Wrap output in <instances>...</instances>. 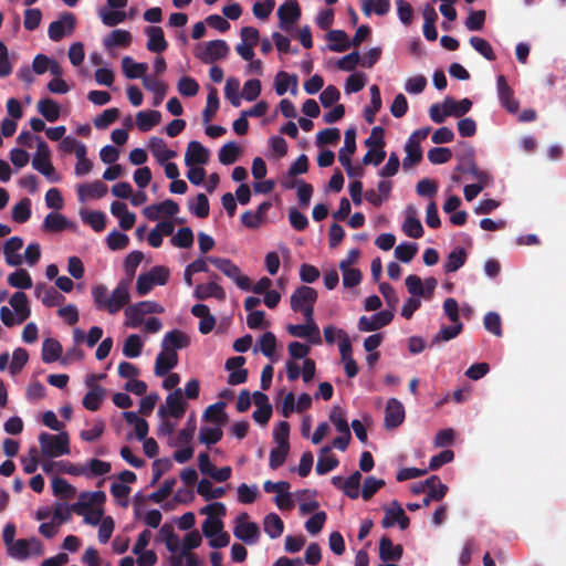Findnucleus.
<instances>
[{"label":"nucleus","instance_id":"27","mask_svg":"<svg viewBox=\"0 0 566 566\" xmlns=\"http://www.w3.org/2000/svg\"><path fill=\"white\" fill-rule=\"evenodd\" d=\"M408 216L402 223V231L406 235L419 239L423 235V227L418 218H416V209L413 206L407 207Z\"/></svg>","mask_w":566,"mask_h":566},{"label":"nucleus","instance_id":"40","mask_svg":"<svg viewBox=\"0 0 566 566\" xmlns=\"http://www.w3.org/2000/svg\"><path fill=\"white\" fill-rule=\"evenodd\" d=\"M38 111L39 113L48 120V122H56L60 117V105L51 99L43 98L38 102Z\"/></svg>","mask_w":566,"mask_h":566},{"label":"nucleus","instance_id":"30","mask_svg":"<svg viewBox=\"0 0 566 566\" xmlns=\"http://www.w3.org/2000/svg\"><path fill=\"white\" fill-rule=\"evenodd\" d=\"M106 193L107 186L99 180H96L92 184L80 185L77 188V195L82 201L85 199H99L103 198Z\"/></svg>","mask_w":566,"mask_h":566},{"label":"nucleus","instance_id":"29","mask_svg":"<svg viewBox=\"0 0 566 566\" xmlns=\"http://www.w3.org/2000/svg\"><path fill=\"white\" fill-rule=\"evenodd\" d=\"M190 344V338L184 332L179 329H172L168 332L163 339V349H182L188 347Z\"/></svg>","mask_w":566,"mask_h":566},{"label":"nucleus","instance_id":"24","mask_svg":"<svg viewBox=\"0 0 566 566\" xmlns=\"http://www.w3.org/2000/svg\"><path fill=\"white\" fill-rule=\"evenodd\" d=\"M209 158L208 149L201 143L192 140L188 144L185 155V164L192 166L193 164H206Z\"/></svg>","mask_w":566,"mask_h":566},{"label":"nucleus","instance_id":"53","mask_svg":"<svg viewBox=\"0 0 566 566\" xmlns=\"http://www.w3.org/2000/svg\"><path fill=\"white\" fill-rule=\"evenodd\" d=\"M31 217V200L29 198L21 199L12 208V219L18 223L27 222Z\"/></svg>","mask_w":566,"mask_h":566},{"label":"nucleus","instance_id":"35","mask_svg":"<svg viewBox=\"0 0 566 566\" xmlns=\"http://www.w3.org/2000/svg\"><path fill=\"white\" fill-rule=\"evenodd\" d=\"M123 72L127 78H144L148 70L146 63H137L130 56H125L122 60Z\"/></svg>","mask_w":566,"mask_h":566},{"label":"nucleus","instance_id":"17","mask_svg":"<svg viewBox=\"0 0 566 566\" xmlns=\"http://www.w3.org/2000/svg\"><path fill=\"white\" fill-rule=\"evenodd\" d=\"M178 364V355L174 349L161 350L155 361L154 373L157 377H164Z\"/></svg>","mask_w":566,"mask_h":566},{"label":"nucleus","instance_id":"3","mask_svg":"<svg viewBox=\"0 0 566 566\" xmlns=\"http://www.w3.org/2000/svg\"><path fill=\"white\" fill-rule=\"evenodd\" d=\"M39 443L42 454L48 458H56L70 453V438L65 431L59 434L41 432L39 434Z\"/></svg>","mask_w":566,"mask_h":566},{"label":"nucleus","instance_id":"14","mask_svg":"<svg viewBox=\"0 0 566 566\" xmlns=\"http://www.w3.org/2000/svg\"><path fill=\"white\" fill-rule=\"evenodd\" d=\"M86 385L91 388L83 397V406L90 411H96L99 409L104 398L105 389L95 384V375L87 376Z\"/></svg>","mask_w":566,"mask_h":566},{"label":"nucleus","instance_id":"5","mask_svg":"<svg viewBox=\"0 0 566 566\" xmlns=\"http://www.w3.org/2000/svg\"><path fill=\"white\" fill-rule=\"evenodd\" d=\"M201 514L208 517L203 521L201 530L206 537L212 538L223 530V522L220 517L227 514V507L221 502H213L200 510Z\"/></svg>","mask_w":566,"mask_h":566},{"label":"nucleus","instance_id":"2","mask_svg":"<svg viewBox=\"0 0 566 566\" xmlns=\"http://www.w3.org/2000/svg\"><path fill=\"white\" fill-rule=\"evenodd\" d=\"M317 297L315 289L306 285L298 286L291 295V308L296 313H302L304 321H312Z\"/></svg>","mask_w":566,"mask_h":566},{"label":"nucleus","instance_id":"59","mask_svg":"<svg viewBox=\"0 0 566 566\" xmlns=\"http://www.w3.org/2000/svg\"><path fill=\"white\" fill-rule=\"evenodd\" d=\"M223 432L218 426L216 428L202 427L199 432V441L207 446L218 443L222 439Z\"/></svg>","mask_w":566,"mask_h":566},{"label":"nucleus","instance_id":"1","mask_svg":"<svg viewBox=\"0 0 566 566\" xmlns=\"http://www.w3.org/2000/svg\"><path fill=\"white\" fill-rule=\"evenodd\" d=\"M91 293L95 308L106 311L113 315L124 308L130 301L129 281L120 280L111 295L104 284L92 286Z\"/></svg>","mask_w":566,"mask_h":566},{"label":"nucleus","instance_id":"50","mask_svg":"<svg viewBox=\"0 0 566 566\" xmlns=\"http://www.w3.org/2000/svg\"><path fill=\"white\" fill-rule=\"evenodd\" d=\"M143 340L137 334L129 335L124 343L123 354L128 358H136L142 354Z\"/></svg>","mask_w":566,"mask_h":566},{"label":"nucleus","instance_id":"21","mask_svg":"<svg viewBox=\"0 0 566 566\" xmlns=\"http://www.w3.org/2000/svg\"><path fill=\"white\" fill-rule=\"evenodd\" d=\"M401 545H394L388 536H382L379 542V557L382 562H398L402 557Z\"/></svg>","mask_w":566,"mask_h":566},{"label":"nucleus","instance_id":"10","mask_svg":"<svg viewBox=\"0 0 566 566\" xmlns=\"http://www.w3.org/2000/svg\"><path fill=\"white\" fill-rule=\"evenodd\" d=\"M248 513L243 512L237 517V525L233 534L248 545L255 544L260 536L259 525L254 522H248Z\"/></svg>","mask_w":566,"mask_h":566},{"label":"nucleus","instance_id":"20","mask_svg":"<svg viewBox=\"0 0 566 566\" xmlns=\"http://www.w3.org/2000/svg\"><path fill=\"white\" fill-rule=\"evenodd\" d=\"M145 33L148 36L147 50L154 53H161L168 48L164 31L160 27H147Z\"/></svg>","mask_w":566,"mask_h":566},{"label":"nucleus","instance_id":"51","mask_svg":"<svg viewBox=\"0 0 566 566\" xmlns=\"http://www.w3.org/2000/svg\"><path fill=\"white\" fill-rule=\"evenodd\" d=\"M159 536L165 542L169 552L176 553L179 549V538L170 524H164L159 531Z\"/></svg>","mask_w":566,"mask_h":566},{"label":"nucleus","instance_id":"45","mask_svg":"<svg viewBox=\"0 0 566 566\" xmlns=\"http://www.w3.org/2000/svg\"><path fill=\"white\" fill-rule=\"evenodd\" d=\"M219 109V96L218 91L216 87H211L209 90L208 96H207V105L205 109L202 111V122L203 124H208L212 120L216 113Z\"/></svg>","mask_w":566,"mask_h":566},{"label":"nucleus","instance_id":"48","mask_svg":"<svg viewBox=\"0 0 566 566\" xmlns=\"http://www.w3.org/2000/svg\"><path fill=\"white\" fill-rule=\"evenodd\" d=\"M67 224L69 221L63 214L51 212L43 221V229L49 232H60L66 229Z\"/></svg>","mask_w":566,"mask_h":566},{"label":"nucleus","instance_id":"12","mask_svg":"<svg viewBox=\"0 0 566 566\" xmlns=\"http://www.w3.org/2000/svg\"><path fill=\"white\" fill-rule=\"evenodd\" d=\"M496 87L501 105L511 114L517 113L520 103L514 97V92L507 84L504 75L501 74L496 77Z\"/></svg>","mask_w":566,"mask_h":566},{"label":"nucleus","instance_id":"18","mask_svg":"<svg viewBox=\"0 0 566 566\" xmlns=\"http://www.w3.org/2000/svg\"><path fill=\"white\" fill-rule=\"evenodd\" d=\"M280 25L283 29L291 27L301 17V8L297 1L291 0L281 4L277 9Z\"/></svg>","mask_w":566,"mask_h":566},{"label":"nucleus","instance_id":"44","mask_svg":"<svg viewBox=\"0 0 566 566\" xmlns=\"http://www.w3.org/2000/svg\"><path fill=\"white\" fill-rule=\"evenodd\" d=\"M356 151V128L350 127L345 132L344 146L338 151V161L343 158L352 160V155Z\"/></svg>","mask_w":566,"mask_h":566},{"label":"nucleus","instance_id":"64","mask_svg":"<svg viewBox=\"0 0 566 566\" xmlns=\"http://www.w3.org/2000/svg\"><path fill=\"white\" fill-rule=\"evenodd\" d=\"M177 88L180 95L192 97L199 92V84L190 76H182L178 81Z\"/></svg>","mask_w":566,"mask_h":566},{"label":"nucleus","instance_id":"8","mask_svg":"<svg viewBox=\"0 0 566 566\" xmlns=\"http://www.w3.org/2000/svg\"><path fill=\"white\" fill-rule=\"evenodd\" d=\"M8 554L17 559H27L31 554L40 556L43 554V545L36 537L29 539L20 538L8 547Z\"/></svg>","mask_w":566,"mask_h":566},{"label":"nucleus","instance_id":"52","mask_svg":"<svg viewBox=\"0 0 566 566\" xmlns=\"http://www.w3.org/2000/svg\"><path fill=\"white\" fill-rule=\"evenodd\" d=\"M52 491L54 495L62 499H72L76 494V489L62 478H54L52 480Z\"/></svg>","mask_w":566,"mask_h":566},{"label":"nucleus","instance_id":"57","mask_svg":"<svg viewBox=\"0 0 566 566\" xmlns=\"http://www.w3.org/2000/svg\"><path fill=\"white\" fill-rule=\"evenodd\" d=\"M470 44L473 49L479 52L484 59L488 61H495L496 54L494 53L491 44L483 38L472 36L470 39Z\"/></svg>","mask_w":566,"mask_h":566},{"label":"nucleus","instance_id":"38","mask_svg":"<svg viewBox=\"0 0 566 566\" xmlns=\"http://www.w3.org/2000/svg\"><path fill=\"white\" fill-rule=\"evenodd\" d=\"M83 470L85 472L83 473V476L93 479L109 473L112 465L106 461L91 459L86 464H83Z\"/></svg>","mask_w":566,"mask_h":566},{"label":"nucleus","instance_id":"55","mask_svg":"<svg viewBox=\"0 0 566 566\" xmlns=\"http://www.w3.org/2000/svg\"><path fill=\"white\" fill-rule=\"evenodd\" d=\"M385 484V480L382 479L367 476L363 484L361 497L365 501H369Z\"/></svg>","mask_w":566,"mask_h":566},{"label":"nucleus","instance_id":"4","mask_svg":"<svg viewBox=\"0 0 566 566\" xmlns=\"http://www.w3.org/2000/svg\"><path fill=\"white\" fill-rule=\"evenodd\" d=\"M164 311V307L154 301H140L125 308L126 321L124 325L126 327L137 328L144 323L145 315L161 314Z\"/></svg>","mask_w":566,"mask_h":566},{"label":"nucleus","instance_id":"26","mask_svg":"<svg viewBox=\"0 0 566 566\" xmlns=\"http://www.w3.org/2000/svg\"><path fill=\"white\" fill-rule=\"evenodd\" d=\"M35 295L40 298L43 305L48 307L59 306L64 302V296L59 293L52 286H45L43 284H38L35 286Z\"/></svg>","mask_w":566,"mask_h":566},{"label":"nucleus","instance_id":"7","mask_svg":"<svg viewBox=\"0 0 566 566\" xmlns=\"http://www.w3.org/2000/svg\"><path fill=\"white\" fill-rule=\"evenodd\" d=\"M36 153L32 159V166L35 170L45 176L49 180L55 181L52 176L55 172V169L51 163V150L49 145L40 137H36Z\"/></svg>","mask_w":566,"mask_h":566},{"label":"nucleus","instance_id":"22","mask_svg":"<svg viewBox=\"0 0 566 566\" xmlns=\"http://www.w3.org/2000/svg\"><path fill=\"white\" fill-rule=\"evenodd\" d=\"M149 150L151 154L156 157L157 161L159 164H165L171 158H175L177 156V153L175 150H171L167 147L166 142L157 136H153L149 139Z\"/></svg>","mask_w":566,"mask_h":566},{"label":"nucleus","instance_id":"42","mask_svg":"<svg viewBox=\"0 0 566 566\" xmlns=\"http://www.w3.org/2000/svg\"><path fill=\"white\" fill-rule=\"evenodd\" d=\"M264 532L271 538H277L284 531V524L281 517L275 513H270L264 517L263 521Z\"/></svg>","mask_w":566,"mask_h":566},{"label":"nucleus","instance_id":"23","mask_svg":"<svg viewBox=\"0 0 566 566\" xmlns=\"http://www.w3.org/2000/svg\"><path fill=\"white\" fill-rule=\"evenodd\" d=\"M132 40L133 39L129 31L116 29L104 38L103 45L108 51L114 48H128L132 43Z\"/></svg>","mask_w":566,"mask_h":566},{"label":"nucleus","instance_id":"43","mask_svg":"<svg viewBox=\"0 0 566 566\" xmlns=\"http://www.w3.org/2000/svg\"><path fill=\"white\" fill-rule=\"evenodd\" d=\"M405 150L407 154L402 163L405 169H408L422 160V150L418 140H408Z\"/></svg>","mask_w":566,"mask_h":566},{"label":"nucleus","instance_id":"31","mask_svg":"<svg viewBox=\"0 0 566 566\" xmlns=\"http://www.w3.org/2000/svg\"><path fill=\"white\" fill-rule=\"evenodd\" d=\"M297 83H298L297 75H295V74L291 75L287 72L280 71L276 74L275 81H274L275 93L279 96H282L287 92L289 86L292 85L291 93L293 95H295L296 91H297Z\"/></svg>","mask_w":566,"mask_h":566},{"label":"nucleus","instance_id":"39","mask_svg":"<svg viewBox=\"0 0 566 566\" xmlns=\"http://www.w3.org/2000/svg\"><path fill=\"white\" fill-rule=\"evenodd\" d=\"M467 258L468 254L463 248L454 249L447 256V261L443 265L444 272L452 273L458 271L460 268L464 265Z\"/></svg>","mask_w":566,"mask_h":566},{"label":"nucleus","instance_id":"15","mask_svg":"<svg viewBox=\"0 0 566 566\" xmlns=\"http://www.w3.org/2000/svg\"><path fill=\"white\" fill-rule=\"evenodd\" d=\"M286 331L291 336H294V337H300V338L308 337L311 339V342L315 345H319L322 343V338L319 335V328L314 321V315L312 316V321H305V324L287 325Z\"/></svg>","mask_w":566,"mask_h":566},{"label":"nucleus","instance_id":"33","mask_svg":"<svg viewBox=\"0 0 566 566\" xmlns=\"http://www.w3.org/2000/svg\"><path fill=\"white\" fill-rule=\"evenodd\" d=\"M166 406L169 416L174 418H181L186 411V405L182 400L181 389L177 388L166 397Z\"/></svg>","mask_w":566,"mask_h":566},{"label":"nucleus","instance_id":"16","mask_svg":"<svg viewBox=\"0 0 566 566\" xmlns=\"http://www.w3.org/2000/svg\"><path fill=\"white\" fill-rule=\"evenodd\" d=\"M405 420V407L396 398L388 399L385 409V427L387 429L398 428Z\"/></svg>","mask_w":566,"mask_h":566},{"label":"nucleus","instance_id":"63","mask_svg":"<svg viewBox=\"0 0 566 566\" xmlns=\"http://www.w3.org/2000/svg\"><path fill=\"white\" fill-rule=\"evenodd\" d=\"M417 252L418 247L416 243L406 242L396 247L395 256L403 263H409L415 258Z\"/></svg>","mask_w":566,"mask_h":566},{"label":"nucleus","instance_id":"28","mask_svg":"<svg viewBox=\"0 0 566 566\" xmlns=\"http://www.w3.org/2000/svg\"><path fill=\"white\" fill-rule=\"evenodd\" d=\"M338 464V459L332 454V447L325 446L321 449V454L318 457L315 470L317 474L324 475L337 468Z\"/></svg>","mask_w":566,"mask_h":566},{"label":"nucleus","instance_id":"37","mask_svg":"<svg viewBox=\"0 0 566 566\" xmlns=\"http://www.w3.org/2000/svg\"><path fill=\"white\" fill-rule=\"evenodd\" d=\"M326 38L331 42L328 49L333 52H345L350 46L348 35L343 30H329Z\"/></svg>","mask_w":566,"mask_h":566},{"label":"nucleus","instance_id":"34","mask_svg":"<svg viewBox=\"0 0 566 566\" xmlns=\"http://www.w3.org/2000/svg\"><path fill=\"white\" fill-rule=\"evenodd\" d=\"M161 114L158 111H140L136 114V125L140 132H148L159 124Z\"/></svg>","mask_w":566,"mask_h":566},{"label":"nucleus","instance_id":"61","mask_svg":"<svg viewBox=\"0 0 566 566\" xmlns=\"http://www.w3.org/2000/svg\"><path fill=\"white\" fill-rule=\"evenodd\" d=\"M171 243L175 247L188 249L193 244V232L189 227L180 228L172 237Z\"/></svg>","mask_w":566,"mask_h":566},{"label":"nucleus","instance_id":"41","mask_svg":"<svg viewBox=\"0 0 566 566\" xmlns=\"http://www.w3.org/2000/svg\"><path fill=\"white\" fill-rule=\"evenodd\" d=\"M197 492L206 501L220 499L226 494V490L223 488H213L212 482L208 479H202L199 481L197 485Z\"/></svg>","mask_w":566,"mask_h":566},{"label":"nucleus","instance_id":"25","mask_svg":"<svg viewBox=\"0 0 566 566\" xmlns=\"http://www.w3.org/2000/svg\"><path fill=\"white\" fill-rule=\"evenodd\" d=\"M195 297L197 300H207L209 297H214L219 301L226 300V291L221 285L211 281L207 284H198L195 289Z\"/></svg>","mask_w":566,"mask_h":566},{"label":"nucleus","instance_id":"62","mask_svg":"<svg viewBox=\"0 0 566 566\" xmlns=\"http://www.w3.org/2000/svg\"><path fill=\"white\" fill-rule=\"evenodd\" d=\"M82 217L83 221L96 232H102L106 228V214L102 211H90Z\"/></svg>","mask_w":566,"mask_h":566},{"label":"nucleus","instance_id":"56","mask_svg":"<svg viewBox=\"0 0 566 566\" xmlns=\"http://www.w3.org/2000/svg\"><path fill=\"white\" fill-rule=\"evenodd\" d=\"M462 323H454L453 326H442L439 333L433 336L432 345L455 338L462 332Z\"/></svg>","mask_w":566,"mask_h":566},{"label":"nucleus","instance_id":"6","mask_svg":"<svg viewBox=\"0 0 566 566\" xmlns=\"http://www.w3.org/2000/svg\"><path fill=\"white\" fill-rule=\"evenodd\" d=\"M208 261L220 270L226 276L231 279L239 289L250 291L251 280L241 273L240 268L230 259L210 256Z\"/></svg>","mask_w":566,"mask_h":566},{"label":"nucleus","instance_id":"60","mask_svg":"<svg viewBox=\"0 0 566 566\" xmlns=\"http://www.w3.org/2000/svg\"><path fill=\"white\" fill-rule=\"evenodd\" d=\"M290 446H280L273 448L270 452L269 465L272 470L282 467L287 458Z\"/></svg>","mask_w":566,"mask_h":566},{"label":"nucleus","instance_id":"13","mask_svg":"<svg viewBox=\"0 0 566 566\" xmlns=\"http://www.w3.org/2000/svg\"><path fill=\"white\" fill-rule=\"evenodd\" d=\"M392 318V311H380L370 317L360 316L357 326L360 332H374L390 324Z\"/></svg>","mask_w":566,"mask_h":566},{"label":"nucleus","instance_id":"46","mask_svg":"<svg viewBox=\"0 0 566 566\" xmlns=\"http://www.w3.org/2000/svg\"><path fill=\"white\" fill-rule=\"evenodd\" d=\"M8 283L10 286L21 290H28L32 287L31 275L24 269H19L9 274Z\"/></svg>","mask_w":566,"mask_h":566},{"label":"nucleus","instance_id":"58","mask_svg":"<svg viewBox=\"0 0 566 566\" xmlns=\"http://www.w3.org/2000/svg\"><path fill=\"white\" fill-rule=\"evenodd\" d=\"M119 116V111L116 107L107 108L102 114L96 116L93 120L97 129H105L113 124Z\"/></svg>","mask_w":566,"mask_h":566},{"label":"nucleus","instance_id":"49","mask_svg":"<svg viewBox=\"0 0 566 566\" xmlns=\"http://www.w3.org/2000/svg\"><path fill=\"white\" fill-rule=\"evenodd\" d=\"M239 155L240 148L238 145L234 142H229L220 148L218 158L222 165L228 166L234 164L238 160Z\"/></svg>","mask_w":566,"mask_h":566},{"label":"nucleus","instance_id":"54","mask_svg":"<svg viewBox=\"0 0 566 566\" xmlns=\"http://www.w3.org/2000/svg\"><path fill=\"white\" fill-rule=\"evenodd\" d=\"M361 474L359 471L352 473L343 483L344 493L352 500H356L359 496Z\"/></svg>","mask_w":566,"mask_h":566},{"label":"nucleus","instance_id":"11","mask_svg":"<svg viewBox=\"0 0 566 566\" xmlns=\"http://www.w3.org/2000/svg\"><path fill=\"white\" fill-rule=\"evenodd\" d=\"M76 17L72 12H64L59 20L50 23L48 29L49 38L57 42L75 29Z\"/></svg>","mask_w":566,"mask_h":566},{"label":"nucleus","instance_id":"32","mask_svg":"<svg viewBox=\"0 0 566 566\" xmlns=\"http://www.w3.org/2000/svg\"><path fill=\"white\" fill-rule=\"evenodd\" d=\"M472 102L467 97L457 102L454 98L448 96L442 103V108H446V114L454 117H461L465 115L468 112H470Z\"/></svg>","mask_w":566,"mask_h":566},{"label":"nucleus","instance_id":"47","mask_svg":"<svg viewBox=\"0 0 566 566\" xmlns=\"http://www.w3.org/2000/svg\"><path fill=\"white\" fill-rule=\"evenodd\" d=\"M226 403L223 401H218L213 405H210L203 413V418L208 421H212L218 426L223 424L227 421V413L224 412Z\"/></svg>","mask_w":566,"mask_h":566},{"label":"nucleus","instance_id":"9","mask_svg":"<svg viewBox=\"0 0 566 566\" xmlns=\"http://www.w3.org/2000/svg\"><path fill=\"white\" fill-rule=\"evenodd\" d=\"M229 46L224 40H212L205 44L203 49H197L195 56L205 64L213 63L220 59L227 57Z\"/></svg>","mask_w":566,"mask_h":566},{"label":"nucleus","instance_id":"36","mask_svg":"<svg viewBox=\"0 0 566 566\" xmlns=\"http://www.w3.org/2000/svg\"><path fill=\"white\" fill-rule=\"evenodd\" d=\"M62 355V346L54 338H46L42 344L41 357L45 364H51L60 359Z\"/></svg>","mask_w":566,"mask_h":566},{"label":"nucleus","instance_id":"19","mask_svg":"<svg viewBox=\"0 0 566 566\" xmlns=\"http://www.w3.org/2000/svg\"><path fill=\"white\" fill-rule=\"evenodd\" d=\"M10 305L17 315V324H22L31 315L29 300L24 292H15L9 300Z\"/></svg>","mask_w":566,"mask_h":566}]
</instances>
